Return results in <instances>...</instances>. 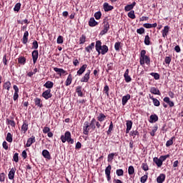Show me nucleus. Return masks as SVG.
I'll use <instances>...</instances> for the list:
<instances>
[{
    "label": "nucleus",
    "mask_w": 183,
    "mask_h": 183,
    "mask_svg": "<svg viewBox=\"0 0 183 183\" xmlns=\"http://www.w3.org/2000/svg\"><path fill=\"white\" fill-rule=\"evenodd\" d=\"M139 62L142 66L145 65V64L147 65H151V58L149 56H147V50L143 49L141 51Z\"/></svg>",
    "instance_id": "nucleus-1"
},
{
    "label": "nucleus",
    "mask_w": 183,
    "mask_h": 183,
    "mask_svg": "<svg viewBox=\"0 0 183 183\" xmlns=\"http://www.w3.org/2000/svg\"><path fill=\"white\" fill-rule=\"evenodd\" d=\"M60 139H61V142H63V144H65V142H67L69 144H72L74 142V139H72L71 136L70 132H66L64 135L61 136Z\"/></svg>",
    "instance_id": "nucleus-2"
},
{
    "label": "nucleus",
    "mask_w": 183,
    "mask_h": 183,
    "mask_svg": "<svg viewBox=\"0 0 183 183\" xmlns=\"http://www.w3.org/2000/svg\"><path fill=\"white\" fill-rule=\"evenodd\" d=\"M103 30L101 31L100 35H105V34H108V31H109V22L108 21L103 22Z\"/></svg>",
    "instance_id": "nucleus-3"
},
{
    "label": "nucleus",
    "mask_w": 183,
    "mask_h": 183,
    "mask_svg": "<svg viewBox=\"0 0 183 183\" xmlns=\"http://www.w3.org/2000/svg\"><path fill=\"white\" fill-rule=\"evenodd\" d=\"M90 129H91V126L89 125V122H85L84 123V126H83L84 135H89Z\"/></svg>",
    "instance_id": "nucleus-4"
},
{
    "label": "nucleus",
    "mask_w": 183,
    "mask_h": 183,
    "mask_svg": "<svg viewBox=\"0 0 183 183\" xmlns=\"http://www.w3.org/2000/svg\"><path fill=\"white\" fill-rule=\"evenodd\" d=\"M111 169H112L111 164H109L108 167H107L105 169V175L108 182L111 181Z\"/></svg>",
    "instance_id": "nucleus-5"
},
{
    "label": "nucleus",
    "mask_w": 183,
    "mask_h": 183,
    "mask_svg": "<svg viewBox=\"0 0 183 183\" xmlns=\"http://www.w3.org/2000/svg\"><path fill=\"white\" fill-rule=\"evenodd\" d=\"M13 89L14 90L13 99L14 101H18V98H19V88H18V86L14 85Z\"/></svg>",
    "instance_id": "nucleus-6"
},
{
    "label": "nucleus",
    "mask_w": 183,
    "mask_h": 183,
    "mask_svg": "<svg viewBox=\"0 0 183 183\" xmlns=\"http://www.w3.org/2000/svg\"><path fill=\"white\" fill-rule=\"evenodd\" d=\"M124 81L125 82H127V84L131 82V81H132V78H131V76H129V69H127L124 74Z\"/></svg>",
    "instance_id": "nucleus-7"
},
{
    "label": "nucleus",
    "mask_w": 183,
    "mask_h": 183,
    "mask_svg": "<svg viewBox=\"0 0 183 183\" xmlns=\"http://www.w3.org/2000/svg\"><path fill=\"white\" fill-rule=\"evenodd\" d=\"M41 97H43L44 99H49V98H52V93H51V89H47L44 91L42 93Z\"/></svg>",
    "instance_id": "nucleus-8"
},
{
    "label": "nucleus",
    "mask_w": 183,
    "mask_h": 183,
    "mask_svg": "<svg viewBox=\"0 0 183 183\" xmlns=\"http://www.w3.org/2000/svg\"><path fill=\"white\" fill-rule=\"evenodd\" d=\"M54 71H55V72H57V74H58V75H59V76H62V75H68V73L66 72V71L64 70V69H59L57 67H54Z\"/></svg>",
    "instance_id": "nucleus-9"
},
{
    "label": "nucleus",
    "mask_w": 183,
    "mask_h": 183,
    "mask_svg": "<svg viewBox=\"0 0 183 183\" xmlns=\"http://www.w3.org/2000/svg\"><path fill=\"white\" fill-rule=\"evenodd\" d=\"M31 56L33 59V64H36V61H38V56H39V52L38 50H34L31 53Z\"/></svg>",
    "instance_id": "nucleus-10"
},
{
    "label": "nucleus",
    "mask_w": 183,
    "mask_h": 183,
    "mask_svg": "<svg viewBox=\"0 0 183 183\" xmlns=\"http://www.w3.org/2000/svg\"><path fill=\"white\" fill-rule=\"evenodd\" d=\"M137 5V2L134 1L132 4H127L124 6V11L125 12H131L132 9H134V7Z\"/></svg>",
    "instance_id": "nucleus-11"
},
{
    "label": "nucleus",
    "mask_w": 183,
    "mask_h": 183,
    "mask_svg": "<svg viewBox=\"0 0 183 183\" xmlns=\"http://www.w3.org/2000/svg\"><path fill=\"white\" fill-rule=\"evenodd\" d=\"M95 48H96L97 52H98V55H101V49H102V42H101V41L99 40L97 41Z\"/></svg>",
    "instance_id": "nucleus-12"
},
{
    "label": "nucleus",
    "mask_w": 183,
    "mask_h": 183,
    "mask_svg": "<svg viewBox=\"0 0 183 183\" xmlns=\"http://www.w3.org/2000/svg\"><path fill=\"white\" fill-rule=\"evenodd\" d=\"M90 75L91 70H88L87 72L84 74V76L81 79V82H88V81H89Z\"/></svg>",
    "instance_id": "nucleus-13"
},
{
    "label": "nucleus",
    "mask_w": 183,
    "mask_h": 183,
    "mask_svg": "<svg viewBox=\"0 0 183 183\" xmlns=\"http://www.w3.org/2000/svg\"><path fill=\"white\" fill-rule=\"evenodd\" d=\"M103 9L104 12H109V11L114 9V6H110L109 4L106 2L103 4Z\"/></svg>",
    "instance_id": "nucleus-14"
},
{
    "label": "nucleus",
    "mask_w": 183,
    "mask_h": 183,
    "mask_svg": "<svg viewBox=\"0 0 183 183\" xmlns=\"http://www.w3.org/2000/svg\"><path fill=\"white\" fill-rule=\"evenodd\" d=\"M28 125V122L26 120H24L21 126V132H24V134H26V131H28L29 129Z\"/></svg>",
    "instance_id": "nucleus-15"
},
{
    "label": "nucleus",
    "mask_w": 183,
    "mask_h": 183,
    "mask_svg": "<svg viewBox=\"0 0 183 183\" xmlns=\"http://www.w3.org/2000/svg\"><path fill=\"white\" fill-rule=\"evenodd\" d=\"M29 36V32L28 31H26L24 34L23 38L21 39L22 44L24 45H26L28 44V37Z\"/></svg>",
    "instance_id": "nucleus-16"
},
{
    "label": "nucleus",
    "mask_w": 183,
    "mask_h": 183,
    "mask_svg": "<svg viewBox=\"0 0 183 183\" xmlns=\"http://www.w3.org/2000/svg\"><path fill=\"white\" fill-rule=\"evenodd\" d=\"M35 142V136H31L30 138L27 139L26 147L29 148L31 145H32Z\"/></svg>",
    "instance_id": "nucleus-17"
},
{
    "label": "nucleus",
    "mask_w": 183,
    "mask_h": 183,
    "mask_svg": "<svg viewBox=\"0 0 183 183\" xmlns=\"http://www.w3.org/2000/svg\"><path fill=\"white\" fill-rule=\"evenodd\" d=\"M129 99H131V95L129 94L122 97V104L123 107H124V105H127V102H128V101H129Z\"/></svg>",
    "instance_id": "nucleus-18"
},
{
    "label": "nucleus",
    "mask_w": 183,
    "mask_h": 183,
    "mask_svg": "<svg viewBox=\"0 0 183 183\" xmlns=\"http://www.w3.org/2000/svg\"><path fill=\"white\" fill-rule=\"evenodd\" d=\"M132 121L131 120H127V123H126V127H127V129H126V134H129V131L130 129H132Z\"/></svg>",
    "instance_id": "nucleus-19"
},
{
    "label": "nucleus",
    "mask_w": 183,
    "mask_h": 183,
    "mask_svg": "<svg viewBox=\"0 0 183 183\" xmlns=\"http://www.w3.org/2000/svg\"><path fill=\"white\" fill-rule=\"evenodd\" d=\"M166 176L164 174H160L157 178V183H164L165 182Z\"/></svg>",
    "instance_id": "nucleus-20"
},
{
    "label": "nucleus",
    "mask_w": 183,
    "mask_h": 183,
    "mask_svg": "<svg viewBox=\"0 0 183 183\" xmlns=\"http://www.w3.org/2000/svg\"><path fill=\"white\" fill-rule=\"evenodd\" d=\"M114 157H118V153L117 152L109 154L108 156H107L108 162H112V161H114Z\"/></svg>",
    "instance_id": "nucleus-21"
},
{
    "label": "nucleus",
    "mask_w": 183,
    "mask_h": 183,
    "mask_svg": "<svg viewBox=\"0 0 183 183\" xmlns=\"http://www.w3.org/2000/svg\"><path fill=\"white\" fill-rule=\"evenodd\" d=\"M169 32V26H165L164 29L162 31L163 38H167L168 36V34Z\"/></svg>",
    "instance_id": "nucleus-22"
},
{
    "label": "nucleus",
    "mask_w": 183,
    "mask_h": 183,
    "mask_svg": "<svg viewBox=\"0 0 183 183\" xmlns=\"http://www.w3.org/2000/svg\"><path fill=\"white\" fill-rule=\"evenodd\" d=\"M149 97L150 98V99L152 100L154 107H159V105H161V103L159 102V100L154 98V96H152L151 94H149Z\"/></svg>",
    "instance_id": "nucleus-23"
},
{
    "label": "nucleus",
    "mask_w": 183,
    "mask_h": 183,
    "mask_svg": "<svg viewBox=\"0 0 183 183\" xmlns=\"http://www.w3.org/2000/svg\"><path fill=\"white\" fill-rule=\"evenodd\" d=\"M42 156L44 157V158H45L46 159H51V154L49 153V152L46 149H44L42 151L41 153Z\"/></svg>",
    "instance_id": "nucleus-24"
},
{
    "label": "nucleus",
    "mask_w": 183,
    "mask_h": 183,
    "mask_svg": "<svg viewBox=\"0 0 183 183\" xmlns=\"http://www.w3.org/2000/svg\"><path fill=\"white\" fill-rule=\"evenodd\" d=\"M97 121H99V122H104V121H105V119H107V115H105L103 113H100L97 116Z\"/></svg>",
    "instance_id": "nucleus-25"
},
{
    "label": "nucleus",
    "mask_w": 183,
    "mask_h": 183,
    "mask_svg": "<svg viewBox=\"0 0 183 183\" xmlns=\"http://www.w3.org/2000/svg\"><path fill=\"white\" fill-rule=\"evenodd\" d=\"M164 102H166V104H168L169 107H170V108H172V107H174V102L171 101V99H169V97H166L163 99Z\"/></svg>",
    "instance_id": "nucleus-26"
},
{
    "label": "nucleus",
    "mask_w": 183,
    "mask_h": 183,
    "mask_svg": "<svg viewBox=\"0 0 183 183\" xmlns=\"http://www.w3.org/2000/svg\"><path fill=\"white\" fill-rule=\"evenodd\" d=\"M96 122H97V119L95 118H93L91 120L90 123H89L90 126V129H92V131H95V129L97 128Z\"/></svg>",
    "instance_id": "nucleus-27"
},
{
    "label": "nucleus",
    "mask_w": 183,
    "mask_h": 183,
    "mask_svg": "<svg viewBox=\"0 0 183 183\" xmlns=\"http://www.w3.org/2000/svg\"><path fill=\"white\" fill-rule=\"evenodd\" d=\"M15 171H16V169L15 168L11 169L8 174L9 179H14V178H15Z\"/></svg>",
    "instance_id": "nucleus-28"
},
{
    "label": "nucleus",
    "mask_w": 183,
    "mask_h": 183,
    "mask_svg": "<svg viewBox=\"0 0 183 183\" xmlns=\"http://www.w3.org/2000/svg\"><path fill=\"white\" fill-rule=\"evenodd\" d=\"M150 92L153 94V95H161V92H159V89L157 87H151Z\"/></svg>",
    "instance_id": "nucleus-29"
},
{
    "label": "nucleus",
    "mask_w": 183,
    "mask_h": 183,
    "mask_svg": "<svg viewBox=\"0 0 183 183\" xmlns=\"http://www.w3.org/2000/svg\"><path fill=\"white\" fill-rule=\"evenodd\" d=\"M157 121H158V116L157 114H152L149 117V122L150 124H154V122H157Z\"/></svg>",
    "instance_id": "nucleus-30"
},
{
    "label": "nucleus",
    "mask_w": 183,
    "mask_h": 183,
    "mask_svg": "<svg viewBox=\"0 0 183 183\" xmlns=\"http://www.w3.org/2000/svg\"><path fill=\"white\" fill-rule=\"evenodd\" d=\"M153 162H154V164H156L159 168L162 167V161L160 159H158V157H154L153 159Z\"/></svg>",
    "instance_id": "nucleus-31"
},
{
    "label": "nucleus",
    "mask_w": 183,
    "mask_h": 183,
    "mask_svg": "<svg viewBox=\"0 0 183 183\" xmlns=\"http://www.w3.org/2000/svg\"><path fill=\"white\" fill-rule=\"evenodd\" d=\"M88 65L84 64L82 66L80 67V69L77 71V75H82L84 71L86 70Z\"/></svg>",
    "instance_id": "nucleus-32"
},
{
    "label": "nucleus",
    "mask_w": 183,
    "mask_h": 183,
    "mask_svg": "<svg viewBox=\"0 0 183 183\" xmlns=\"http://www.w3.org/2000/svg\"><path fill=\"white\" fill-rule=\"evenodd\" d=\"M108 51H109V49H108V46L103 45L102 46V49H100V54H102V55H105V54H107Z\"/></svg>",
    "instance_id": "nucleus-33"
},
{
    "label": "nucleus",
    "mask_w": 183,
    "mask_h": 183,
    "mask_svg": "<svg viewBox=\"0 0 183 183\" xmlns=\"http://www.w3.org/2000/svg\"><path fill=\"white\" fill-rule=\"evenodd\" d=\"M89 25L92 27L97 26V25H98V22L95 21L94 17H92L89 21Z\"/></svg>",
    "instance_id": "nucleus-34"
},
{
    "label": "nucleus",
    "mask_w": 183,
    "mask_h": 183,
    "mask_svg": "<svg viewBox=\"0 0 183 183\" xmlns=\"http://www.w3.org/2000/svg\"><path fill=\"white\" fill-rule=\"evenodd\" d=\"M34 104L36 107H39V108H42V107H44L42 104V101L39 98L34 99Z\"/></svg>",
    "instance_id": "nucleus-35"
},
{
    "label": "nucleus",
    "mask_w": 183,
    "mask_h": 183,
    "mask_svg": "<svg viewBox=\"0 0 183 183\" xmlns=\"http://www.w3.org/2000/svg\"><path fill=\"white\" fill-rule=\"evenodd\" d=\"M6 125H11V127H12L13 128H15V127L16 126V123H15V121H14V119L11 120L9 119H6Z\"/></svg>",
    "instance_id": "nucleus-36"
},
{
    "label": "nucleus",
    "mask_w": 183,
    "mask_h": 183,
    "mask_svg": "<svg viewBox=\"0 0 183 183\" xmlns=\"http://www.w3.org/2000/svg\"><path fill=\"white\" fill-rule=\"evenodd\" d=\"M18 64H20V65H25V64H26V58L22 56H19L18 58Z\"/></svg>",
    "instance_id": "nucleus-37"
},
{
    "label": "nucleus",
    "mask_w": 183,
    "mask_h": 183,
    "mask_svg": "<svg viewBox=\"0 0 183 183\" xmlns=\"http://www.w3.org/2000/svg\"><path fill=\"white\" fill-rule=\"evenodd\" d=\"M76 92L78 94V97H84V93L82 92V86H78L76 88Z\"/></svg>",
    "instance_id": "nucleus-38"
},
{
    "label": "nucleus",
    "mask_w": 183,
    "mask_h": 183,
    "mask_svg": "<svg viewBox=\"0 0 183 183\" xmlns=\"http://www.w3.org/2000/svg\"><path fill=\"white\" fill-rule=\"evenodd\" d=\"M71 84H72V74H69V76H67V79L65 81V85H66V86H69V85H71Z\"/></svg>",
    "instance_id": "nucleus-39"
},
{
    "label": "nucleus",
    "mask_w": 183,
    "mask_h": 183,
    "mask_svg": "<svg viewBox=\"0 0 183 183\" xmlns=\"http://www.w3.org/2000/svg\"><path fill=\"white\" fill-rule=\"evenodd\" d=\"M44 86L45 88H47L48 89H51V88H54V82L51 81H47L44 84Z\"/></svg>",
    "instance_id": "nucleus-40"
},
{
    "label": "nucleus",
    "mask_w": 183,
    "mask_h": 183,
    "mask_svg": "<svg viewBox=\"0 0 183 183\" xmlns=\"http://www.w3.org/2000/svg\"><path fill=\"white\" fill-rule=\"evenodd\" d=\"M94 48H95L94 42L92 43L90 45L85 47V51H86V52H89V54L91 52V51H92V49H94Z\"/></svg>",
    "instance_id": "nucleus-41"
},
{
    "label": "nucleus",
    "mask_w": 183,
    "mask_h": 183,
    "mask_svg": "<svg viewBox=\"0 0 183 183\" xmlns=\"http://www.w3.org/2000/svg\"><path fill=\"white\" fill-rule=\"evenodd\" d=\"M129 135L130 137H133L134 139L135 138V137H139V132H138V130H132L130 132Z\"/></svg>",
    "instance_id": "nucleus-42"
},
{
    "label": "nucleus",
    "mask_w": 183,
    "mask_h": 183,
    "mask_svg": "<svg viewBox=\"0 0 183 183\" xmlns=\"http://www.w3.org/2000/svg\"><path fill=\"white\" fill-rule=\"evenodd\" d=\"M11 86V81H6L3 85V87L4 88V89H6L7 91H10Z\"/></svg>",
    "instance_id": "nucleus-43"
},
{
    "label": "nucleus",
    "mask_w": 183,
    "mask_h": 183,
    "mask_svg": "<svg viewBox=\"0 0 183 183\" xmlns=\"http://www.w3.org/2000/svg\"><path fill=\"white\" fill-rule=\"evenodd\" d=\"M127 16L129 18H130L131 19H135V18H137V16H135V11L132 10L130 11L128 14Z\"/></svg>",
    "instance_id": "nucleus-44"
},
{
    "label": "nucleus",
    "mask_w": 183,
    "mask_h": 183,
    "mask_svg": "<svg viewBox=\"0 0 183 183\" xmlns=\"http://www.w3.org/2000/svg\"><path fill=\"white\" fill-rule=\"evenodd\" d=\"M174 139H175V137H171V139L166 142V147L167 148L169 147H171V145H172V144H174Z\"/></svg>",
    "instance_id": "nucleus-45"
},
{
    "label": "nucleus",
    "mask_w": 183,
    "mask_h": 183,
    "mask_svg": "<svg viewBox=\"0 0 183 183\" xmlns=\"http://www.w3.org/2000/svg\"><path fill=\"white\" fill-rule=\"evenodd\" d=\"M128 174H129V175H134V174H135V169L134 168V166L129 167Z\"/></svg>",
    "instance_id": "nucleus-46"
},
{
    "label": "nucleus",
    "mask_w": 183,
    "mask_h": 183,
    "mask_svg": "<svg viewBox=\"0 0 183 183\" xmlns=\"http://www.w3.org/2000/svg\"><path fill=\"white\" fill-rule=\"evenodd\" d=\"M113 130H114V123L112 122H110L109 129L107 132V135H109V134L112 132Z\"/></svg>",
    "instance_id": "nucleus-47"
},
{
    "label": "nucleus",
    "mask_w": 183,
    "mask_h": 183,
    "mask_svg": "<svg viewBox=\"0 0 183 183\" xmlns=\"http://www.w3.org/2000/svg\"><path fill=\"white\" fill-rule=\"evenodd\" d=\"M114 69V63L110 62L107 64V69H106L107 72H109V71H112Z\"/></svg>",
    "instance_id": "nucleus-48"
},
{
    "label": "nucleus",
    "mask_w": 183,
    "mask_h": 183,
    "mask_svg": "<svg viewBox=\"0 0 183 183\" xmlns=\"http://www.w3.org/2000/svg\"><path fill=\"white\" fill-rule=\"evenodd\" d=\"M86 41V36L82 34L81 36L79 38V44H85Z\"/></svg>",
    "instance_id": "nucleus-49"
},
{
    "label": "nucleus",
    "mask_w": 183,
    "mask_h": 183,
    "mask_svg": "<svg viewBox=\"0 0 183 183\" xmlns=\"http://www.w3.org/2000/svg\"><path fill=\"white\" fill-rule=\"evenodd\" d=\"M144 44L145 45H151V38L149 35H146L144 38Z\"/></svg>",
    "instance_id": "nucleus-50"
},
{
    "label": "nucleus",
    "mask_w": 183,
    "mask_h": 183,
    "mask_svg": "<svg viewBox=\"0 0 183 183\" xmlns=\"http://www.w3.org/2000/svg\"><path fill=\"white\" fill-rule=\"evenodd\" d=\"M148 179V173H146L144 176L140 178V182L146 183Z\"/></svg>",
    "instance_id": "nucleus-51"
},
{
    "label": "nucleus",
    "mask_w": 183,
    "mask_h": 183,
    "mask_svg": "<svg viewBox=\"0 0 183 183\" xmlns=\"http://www.w3.org/2000/svg\"><path fill=\"white\" fill-rule=\"evenodd\" d=\"M116 174L117 177H124V170L122 169H117Z\"/></svg>",
    "instance_id": "nucleus-52"
},
{
    "label": "nucleus",
    "mask_w": 183,
    "mask_h": 183,
    "mask_svg": "<svg viewBox=\"0 0 183 183\" xmlns=\"http://www.w3.org/2000/svg\"><path fill=\"white\" fill-rule=\"evenodd\" d=\"M104 94H106V95H107V97H109V86H108V84H106L104 87Z\"/></svg>",
    "instance_id": "nucleus-53"
},
{
    "label": "nucleus",
    "mask_w": 183,
    "mask_h": 183,
    "mask_svg": "<svg viewBox=\"0 0 183 183\" xmlns=\"http://www.w3.org/2000/svg\"><path fill=\"white\" fill-rule=\"evenodd\" d=\"M6 141H7V142H12L13 141L12 134L10 132L7 133Z\"/></svg>",
    "instance_id": "nucleus-54"
},
{
    "label": "nucleus",
    "mask_w": 183,
    "mask_h": 183,
    "mask_svg": "<svg viewBox=\"0 0 183 183\" xmlns=\"http://www.w3.org/2000/svg\"><path fill=\"white\" fill-rule=\"evenodd\" d=\"M21 3L16 4L14 8V11L15 12H19V10L21 9Z\"/></svg>",
    "instance_id": "nucleus-55"
},
{
    "label": "nucleus",
    "mask_w": 183,
    "mask_h": 183,
    "mask_svg": "<svg viewBox=\"0 0 183 183\" xmlns=\"http://www.w3.org/2000/svg\"><path fill=\"white\" fill-rule=\"evenodd\" d=\"M158 131V126H154L152 131L150 132L151 137H155V132Z\"/></svg>",
    "instance_id": "nucleus-56"
},
{
    "label": "nucleus",
    "mask_w": 183,
    "mask_h": 183,
    "mask_svg": "<svg viewBox=\"0 0 183 183\" xmlns=\"http://www.w3.org/2000/svg\"><path fill=\"white\" fill-rule=\"evenodd\" d=\"M13 161H14V162H19V154L15 153L14 154Z\"/></svg>",
    "instance_id": "nucleus-57"
},
{
    "label": "nucleus",
    "mask_w": 183,
    "mask_h": 183,
    "mask_svg": "<svg viewBox=\"0 0 183 183\" xmlns=\"http://www.w3.org/2000/svg\"><path fill=\"white\" fill-rule=\"evenodd\" d=\"M101 16H102V13H101V11H97L94 14L95 19H101Z\"/></svg>",
    "instance_id": "nucleus-58"
},
{
    "label": "nucleus",
    "mask_w": 183,
    "mask_h": 183,
    "mask_svg": "<svg viewBox=\"0 0 183 183\" xmlns=\"http://www.w3.org/2000/svg\"><path fill=\"white\" fill-rule=\"evenodd\" d=\"M150 75L154 78V79L158 80L159 79V74L152 72L150 73Z\"/></svg>",
    "instance_id": "nucleus-59"
},
{
    "label": "nucleus",
    "mask_w": 183,
    "mask_h": 183,
    "mask_svg": "<svg viewBox=\"0 0 183 183\" xmlns=\"http://www.w3.org/2000/svg\"><path fill=\"white\" fill-rule=\"evenodd\" d=\"M142 169L143 171H148L149 169V167H148V164L142 163Z\"/></svg>",
    "instance_id": "nucleus-60"
},
{
    "label": "nucleus",
    "mask_w": 183,
    "mask_h": 183,
    "mask_svg": "<svg viewBox=\"0 0 183 183\" xmlns=\"http://www.w3.org/2000/svg\"><path fill=\"white\" fill-rule=\"evenodd\" d=\"M119 48H121V42L117 41L114 44V49L115 51H119Z\"/></svg>",
    "instance_id": "nucleus-61"
},
{
    "label": "nucleus",
    "mask_w": 183,
    "mask_h": 183,
    "mask_svg": "<svg viewBox=\"0 0 183 183\" xmlns=\"http://www.w3.org/2000/svg\"><path fill=\"white\" fill-rule=\"evenodd\" d=\"M57 44H64V37L62 36H59L56 40Z\"/></svg>",
    "instance_id": "nucleus-62"
},
{
    "label": "nucleus",
    "mask_w": 183,
    "mask_h": 183,
    "mask_svg": "<svg viewBox=\"0 0 183 183\" xmlns=\"http://www.w3.org/2000/svg\"><path fill=\"white\" fill-rule=\"evenodd\" d=\"M38 41L36 40H34L32 43V49H38Z\"/></svg>",
    "instance_id": "nucleus-63"
},
{
    "label": "nucleus",
    "mask_w": 183,
    "mask_h": 183,
    "mask_svg": "<svg viewBox=\"0 0 183 183\" xmlns=\"http://www.w3.org/2000/svg\"><path fill=\"white\" fill-rule=\"evenodd\" d=\"M167 158H169V154H167L164 156H160L159 159H161L162 163L163 161H165L167 159Z\"/></svg>",
    "instance_id": "nucleus-64"
}]
</instances>
